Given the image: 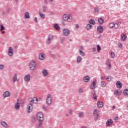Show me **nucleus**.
Instances as JSON below:
<instances>
[{
	"instance_id": "f257e3e1",
	"label": "nucleus",
	"mask_w": 128,
	"mask_h": 128,
	"mask_svg": "<svg viewBox=\"0 0 128 128\" xmlns=\"http://www.w3.org/2000/svg\"><path fill=\"white\" fill-rule=\"evenodd\" d=\"M36 66V61L33 60L30 62L29 64V67L31 70H34Z\"/></svg>"
},
{
	"instance_id": "f03ea898",
	"label": "nucleus",
	"mask_w": 128,
	"mask_h": 128,
	"mask_svg": "<svg viewBox=\"0 0 128 128\" xmlns=\"http://www.w3.org/2000/svg\"><path fill=\"white\" fill-rule=\"evenodd\" d=\"M62 19L64 21L68 20V22H70L72 20V16H69L67 14H64L62 16Z\"/></svg>"
},
{
	"instance_id": "7ed1b4c3",
	"label": "nucleus",
	"mask_w": 128,
	"mask_h": 128,
	"mask_svg": "<svg viewBox=\"0 0 128 128\" xmlns=\"http://www.w3.org/2000/svg\"><path fill=\"white\" fill-rule=\"evenodd\" d=\"M52 102V95L50 94H48L46 99V104L48 106H50Z\"/></svg>"
},
{
	"instance_id": "20e7f679",
	"label": "nucleus",
	"mask_w": 128,
	"mask_h": 128,
	"mask_svg": "<svg viewBox=\"0 0 128 128\" xmlns=\"http://www.w3.org/2000/svg\"><path fill=\"white\" fill-rule=\"evenodd\" d=\"M36 118L38 120L39 122H44V114H42V113L39 112L37 114Z\"/></svg>"
},
{
	"instance_id": "39448f33",
	"label": "nucleus",
	"mask_w": 128,
	"mask_h": 128,
	"mask_svg": "<svg viewBox=\"0 0 128 128\" xmlns=\"http://www.w3.org/2000/svg\"><path fill=\"white\" fill-rule=\"evenodd\" d=\"M28 100L30 104H38V99L34 97V98H30Z\"/></svg>"
},
{
	"instance_id": "423d86ee",
	"label": "nucleus",
	"mask_w": 128,
	"mask_h": 128,
	"mask_svg": "<svg viewBox=\"0 0 128 128\" xmlns=\"http://www.w3.org/2000/svg\"><path fill=\"white\" fill-rule=\"evenodd\" d=\"M63 34L65 36H68L70 34V30L68 28H64L62 30Z\"/></svg>"
},
{
	"instance_id": "0eeeda50",
	"label": "nucleus",
	"mask_w": 128,
	"mask_h": 128,
	"mask_svg": "<svg viewBox=\"0 0 128 128\" xmlns=\"http://www.w3.org/2000/svg\"><path fill=\"white\" fill-rule=\"evenodd\" d=\"M54 40V36L50 34L48 36V38L46 40V42L48 44H50L51 42V40Z\"/></svg>"
},
{
	"instance_id": "6e6552de",
	"label": "nucleus",
	"mask_w": 128,
	"mask_h": 128,
	"mask_svg": "<svg viewBox=\"0 0 128 128\" xmlns=\"http://www.w3.org/2000/svg\"><path fill=\"white\" fill-rule=\"evenodd\" d=\"M109 27H110L111 28H118V24H116V23L114 22H112L109 24Z\"/></svg>"
},
{
	"instance_id": "1a4fd4ad",
	"label": "nucleus",
	"mask_w": 128,
	"mask_h": 128,
	"mask_svg": "<svg viewBox=\"0 0 128 128\" xmlns=\"http://www.w3.org/2000/svg\"><path fill=\"white\" fill-rule=\"evenodd\" d=\"M111 61L110 59L108 58L106 61V66L109 70L112 68V65L110 64Z\"/></svg>"
},
{
	"instance_id": "9d476101",
	"label": "nucleus",
	"mask_w": 128,
	"mask_h": 128,
	"mask_svg": "<svg viewBox=\"0 0 128 128\" xmlns=\"http://www.w3.org/2000/svg\"><path fill=\"white\" fill-rule=\"evenodd\" d=\"M8 54L9 56H14V49H12V48L10 47L8 48Z\"/></svg>"
},
{
	"instance_id": "9b49d317",
	"label": "nucleus",
	"mask_w": 128,
	"mask_h": 128,
	"mask_svg": "<svg viewBox=\"0 0 128 128\" xmlns=\"http://www.w3.org/2000/svg\"><path fill=\"white\" fill-rule=\"evenodd\" d=\"M32 103H30L28 104L27 106V112H32Z\"/></svg>"
},
{
	"instance_id": "f8f14e48",
	"label": "nucleus",
	"mask_w": 128,
	"mask_h": 128,
	"mask_svg": "<svg viewBox=\"0 0 128 128\" xmlns=\"http://www.w3.org/2000/svg\"><path fill=\"white\" fill-rule=\"evenodd\" d=\"M126 38H128L126 35L124 33H122L121 34V40L122 42H126Z\"/></svg>"
},
{
	"instance_id": "ddd939ff",
	"label": "nucleus",
	"mask_w": 128,
	"mask_h": 128,
	"mask_svg": "<svg viewBox=\"0 0 128 128\" xmlns=\"http://www.w3.org/2000/svg\"><path fill=\"white\" fill-rule=\"evenodd\" d=\"M114 123V121L112 119H108L106 122V125L107 126H112Z\"/></svg>"
},
{
	"instance_id": "4468645a",
	"label": "nucleus",
	"mask_w": 128,
	"mask_h": 128,
	"mask_svg": "<svg viewBox=\"0 0 128 128\" xmlns=\"http://www.w3.org/2000/svg\"><path fill=\"white\" fill-rule=\"evenodd\" d=\"M83 80L85 82H90V77L88 76H86L84 77Z\"/></svg>"
},
{
	"instance_id": "2eb2a0df",
	"label": "nucleus",
	"mask_w": 128,
	"mask_h": 128,
	"mask_svg": "<svg viewBox=\"0 0 128 128\" xmlns=\"http://www.w3.org/2000/svg\"><path fill=\"white\" fill-rule=\"evenodd\" d=\"M24 80H25V82H30V74L24 76Z\"/></svg>"
},
{
	"instance_id": "dca6fc26",
	"label": "nucleus",
	"mask_w": 128,
	"mask_h": 128,
	"mask_svg": "<svg viewBox=\"0 0 128 128\" xmlns=\"http://www.w3.org/2000/svg\"><path fill=\"white\" fill-rule=\"evenodd\" d=\"M42 74H43V76H48V70L46 69H44L42 70Z\"/></svg>"
},
{
	"instance_id": "f3484780",
	"label": "nucleus",
	"mask_w": 128,
	"mask_h": 128,
	"mask_svg": "<svg viewBox=\"0 0 128 128\" xmlns=\"http://www.w3.org/2000/svg\"><path fill=\"white\" fill-rule=\"evenodd\" d=\"M98 32L102 34V32H104V28L102 27L101 26H100L97 28Z\"/></svg>"
},
{
	"instance_id": "a211bd4d",
	"label": "nucleus",
	"mask_w": 128,
	"mask_h": 128,
	"mask_svg": "<svg viewBox=\"0 0 128 128\" xmlns=\"http://www.w3.org/2000/svg\"><path fill=\"white\" fill-rule=\"evenodd\" d=\"M10 96V92L8 91H6L4 93V98H8Z\"/></svg>"
},
{
	"instance_id": "6ab92c4d",
	"label": "nucleus",
	"mask_w": 128,
	"mask_h": 128,
	"mask_svg": "<svg viewBox=\"0 0 128 128\" xmlns=\"http://www.w3.org/2000/svg\"><path fill=\"white\" fill-rule=\"evenodd\" d=\"M116 86L117 88H122V84L120 81H118L116 82Z\"/></svg>"
},
{
	"instance_id": "aec40b11",
	"label": "nucleus",
	"mask_w": 128,
	"mask_h": 128,
	"mask_svg": "<svg viewBox=\"0 0 128 128\" xmlns=\"http://www.w3.org/2000/svg\"><path fill=\"white\" fill-rule=\"evenodd\" d=\"M54 28L56 30H60V25L58 24H54Z\"/></svg>"
},
{
	"instance_id": "412c9836",
	"label": "nucleus",
	"mask_w": 128,
	"mask_h": 128,
	"mask_svg": "<svg viewBox=\"0 0 128 128\" xmlns=\"http://www.w3.org/2000/svg\"><path fill=\"white\" fill-rule=\"evenodd\" d=\"M122 90H115L114 92V94L116 96H120L122 94Z\"/></svg>"
},
{
	"instance_id": "4be33fe9",
	"label": "nucleus",
	"mask_w": 128,
	"mask_h": 128,
	"mask_svg": "<svg viewBox=\"0 0 128 128\" xmlns=\"http://www.w3.org/2000/svg\"><path fill=\"white\" fill-rule=\"evenodd\" d=\"M104 106V103L101 100H98V108H102Z\"/></svg>"
},
{
	"instance_id": "5701e85b",
	"label": "nucleus",
	"mask_w": 128,
	"mask_h": 128,
	"mask_svg": "<svg viewBox=\"0 0 128 128\" xmlns=\"http://www.w3.org/2000/svg\"><path fill=\"white\" fill-rule=\"evenodd\" d=\"M18 80V74H14V76H13L12 82L14 83L16 82Z\"/></svg>"
},
{
	"instance_id": "b1692460",
	"label": "nucleus",
	"mask_w": 128,
	"mask_h": 128,
	"mask_svg": "<svg viewBox=\"0 0 128 128\" xmlns=\"http://www.w3.org/2000/svg\"><path fill=\"white\" fill-rule=\"evenodd\" d=\"M96 80H95V81L93 82L92 84L90 85V88H96Z\"/></svg>"
},
{
	"instance_id": "393cba45",
	"label": "nucleus",
	"mask_w": 128,
	"mask_h": 128,
	"mask_svg": "<svg viewBox=\"0 0 128 128\" xmlns=\"http://www.w3.org/2000/svg\"><path fill=\"white\" fill-rule=\"evenodd\" d=\"M15 110H20V102H17L16 104H15Z\"/></svg>"
},
{
	"instance_id": "a878e982",
	"label": "nucleus",
	"mask_w": 128,
	"mask_h": 128,
	"mask_svg": "<svg viewBox=\"0 0 128 128\" xmlns=\"http://www.w3.org/2000/svg\"><path fill=\"white\" fill-rule=\"evenodd\" d=\"M38 14L41 18H42V20H44L46 18V15L44 14H42L40 12H39Z\"/></svg>"
},
{
	"instance_id": "bb28decb",
	"label": "nucleus",
	"mask_w": 128,
	"mask_h": 128,
	"mask_svg": "<svg viewBox=\"0 0 128 128\" xmlns=\"http://www.w3.org/2000/svg\"><path fill=\"white\" fill-rule=\"evenodd\" d=\"M44 54H40L39 56V60H44Z\"/></svg>"
},
{
	"instance_id": "cd10ccee",
	"label": "nucleus",
	"mask_w": 128,
	"mask_h": 128,
	"mask_svg": "<svg viewBox=\"0 0 128 128\" xmlns=\"http://www.w3.org/2000/svg\"><path fill=\"white\" fill-rule=\"evenodd\" d=\"M82 60V58L80 56H79L77 58V61H76L77 64H80V62Z\"/></svg>"
},
{
	"instance_id": "c85d7f7f",
	"label": "nucleus",
	"mask_w": 128,
	"mask_h": 128,
	"mask_svg": "<svg viewBox=\"0 0 128 128\" xmlns=\"http://www.w3.org/2000/svg\"><path fill=\"white\" fill-rule=\"evenodd\" d=\"M24 18L26 20H27V18H30V14L28 12H26L24 14Z\"/></svg>"
},
{
	"instance_id": "c756f323",
	"label": "nucleus",
	"mask_w": 128,
	"mask_h": 128,
	"mask_svg": "<svg viewBox=\"0 0 128 128\" xmlns=\"http://www.w3.org/2000/svg\"><path fill=\"white\" fill-rule=\"evenodd\" d=\"M1 124L4 128H8V124H6V122H5L2 121Z\"/></svg>"
},
{
	"instance_id": "7c9ffc66",
	"label": "nucleus",
	"mask_w": 128,
	"mask_h": 128,
	"mask_svg": "<svg viewBox=\"0 0 128 128\" xmlns=\"http://www.w3.org/2000/svg\"><path fill=\"white\" fill-rule=\"evenodd\" d=\"M98 22L100 24H104V19L99 18L98 19Z\"/></svg>"
},
{
	"instance_id": "2f4dec72",
	"label": "nucleus",
	"mask_w": 128,
	"mask_h": 128,
	"mask_svg": "<svg viewBox=\"0 0 128 128\" xmlns=\"http://www.w3.org/2000/svg\"><path fill=\"white\" fill-rule=\"evenodd\" d=\"M93 94V100H96V90L92 91V92Z\"/></svg>"
},
{
	"instance_id": "473e14b6",
	"label": "nucleus",
	"mask_w": 128,
	"mask_h": 128,
	"mask_svg": "<svg viewBox=\"0 0 128 128\" xmlns=\"http://www.w3.org/2000/svg\"><path fill=\"white\" fill-rule=\"evenodd\" d=\"M92 28V26L90 24H87L86 27V28L88 30H90Z\"/></svg>"
},
{
	"instance_id": "72a5a7b5",
	"label": "nucleus",
	"mask_w": 128,
	"mask_h": 128,
	"mask_svg": "<svg viewBox=\"0 0 128 128\" xmlns=\"http://www.w3.org/2000/svg\"><path fill=\"white\" fill-rule=\"evenodd\" d=\"M93 116H95V117L94 118V120H96V109H95V110H94V112H93Z\"/></svg>"
},
{
	"instance_id": "f704fd0d",
	"label": "nucleus",
	"mask_w": 128,
	"mask_h": 128,
	"mask_svg": "<svg viewBox=\"0 0 128 128\" xmlns=\"http://www.w3.org/2000/svg\"><path fill=\"white\" fill-rule=\"evenodd\" d=\"M89 24H95L96 22L94 21V20L91 19L89 20Z\"/></svg>"
},
{
	"instance_id": "c9c22d12",
	"label": "nucleus",
	"mask_w": 128,
	"mask_h": 128,
	"mask_svg": "<svg viewBox=\"0 0 128 128\" xmlns=\"http://www.w3.org/2000/svg\"><path fill=\"white\" fill-rule=\"evenodd\" d=\"M42 123L40 122L39 123V124L36 125V128H42Z\"/></svg>"
},
{
	"instance_id": "e433bc0d",
	"label": "nucleus",
	"mask_w": 128,
	"mask_h": 128,
	"mask_svg": "<svg viewBox=\"0 0 128 128\" xmlns=\"http://www.w3.org/2000/svg\"><path fill=\"white\" fill-rule=\"evenodd\" d=\"M124 96H128V89L126 88L124 91Z\"/></svg>"
},
{
	"instance_id": "4c0bfd02",
	"label": "nucleus",
	"mask_w": 128,
	"mask_h": 128,
	"mask_svg": "<svg viewBox=\"0 0 128 128\" xmlns=\"http://www.w3.org/2000/svg\"><path fill=\"white\" fill-rule=\"evenodd\" d=\"M42 8H43V12H46V10H48V6H42Z\"/></svg>"
},
{
	"instance_id": "58836bf2",
	"label": "nucleus",
	"mask_w": 128,
	"mask_h": 128,
	"mask_svg": "<svg viewBox=\"0 0 128 128\" xmlns=\"http://www.w3.org/2000/svg\"><path fill=\"white\" fill-rule=\"evenodd\" d=\"M110 56L112 58H116V54H114V52H111Z\"/></svg>"
},
{
	"instance_id": "ea45409f",
	"label": "nucleus",
	"mask_w": 128,
	"mask_h": 128,
	"mask_svg": "<svg viewBox=\"0 0 128 128\" xmlns=\"http://www.w3.org/2000/svg\"><path fill=\"white\" fill-rule=\"evenodd\" d=\"M100 50H102L100 46V45H97V50L98 52H100Z\"/></svg>"
},
{
	"instance_id": "a19ab883",
	"label": "nucleus",
	"mask_w": 128,
	"mask_h": 128,
	"mask_svg": "<svg viewBox=\"0 0 128 128\" xmlns=\"http://www.w3.org/2000/svg\"><path fill=\"white\" fill-rule=\"evenodd\" d=\"M101 86L102 88H104L106 86V82L102 81L101 82Z\"/></svg>"
},
{
	"instance_id": "79ce46f5",
	"label": "nucleus",
	"mask_w": 128,
	"mask_h": 128,
	"mask_svg": "<svg viewBox=\"0 0 128 128\" xmlns=\"http://www.w3.org/2000/svg\"><path fill=\"white\" fill-rule=\"evenodd\" d=\"M79 52H80V56H84V52L82 50H80Z\"/></svg>"
},
{
	"instance_id": "37998d69",
	"label": "nucleus",
	"mask_w": 128,
	"mask_h": 128,
	"mask_svg": "<svg viewBox=\"0 0 128 128\" xmlns=\"http://www.w3.org/2000/svg\"><path fill=\"white\" fill-rule=\"evenodd\" d=\"M106 80H107L108 82H110L112 80V76H108L106 78Z\"/></svg>"
},
{
	"instance_id": "c03bdc74",
	"label": "nucleus",
	"mask_w": 128,
	"mask_h": 128,
	"mask_svg": "<svg viewBox=\"0 0 128 128\" xmlns=\"http://www.w3.org/2000/svg\"><path fill=\"white\" fill-rule=\"evenodd\" d=\"M84 112H81L80 113L78 114V116L79 118H82V116H84Z\"/></svg>"
},
{
	"instance_id": "a18cd8bd",
	"label": "nucleus",
	"mask_w": 128,
	"mask_h": 128,
	"mask_svg": "<svg viewBox=\"0 0 128 128\" xmlns=\"http://www.w3.org/2000/svg\"><path fill=\"white\" fill-rule=\"evenodd\" d=\"M92 52H93V54H96L94 52H96V47H94L93 48H92Z\"/></svg>"
},
{
	"instance_id": "49530a36",
	"label": "nucleus",
	"mask_w": 128,
	"mask_h": 128,
	"mask_svg": "<svg viewBox=\"0 0 128 128\" xmlns=\"http://www.w3.org/2000/svg\"><path fill=\"white\" fill-rule=\"evenodd\" d=\"M118 47L120 48H122V44L120 42L118 43Z\"/></svg>"
},
{
	"instance_id": "de8ad7c7",
	"label": "nucleus",
	"mask_w": 128,
	"mask_h": 128,
	"mask_svg": "<svg viewBox=\"0 0 128 128\" xmlns=\"http://www.w3.org/2000/svg\"><path fill=\"white\" fill-rule=\"evenodd\" d=\"M4 30V25L1 24L0 25V32H2V30Z\"/></svg>"
},
{
	"instance_id": "09e8293b",
	"label": "nucleus",
	"mask_w": 128,
	"mask_h": 128,
	"mask_svg": "<svg viewBox=\"0 0 128 128\" xmlns=\"http://www.w3.org/2000/svg\"><path fill=\"white\" fill-rule=\"evenodd\" d=\"M120 24H122V22H120V21H118L116 23H115V24H117V26L118 28V26H120Z\"/></svg>"
},
{
	"instance_id": "8fccbe9b",
	"label": "nucleus",
	"mask_w": 128,
	"mask_h": 128,
	"mask_svg": "<svg viewBox=\"0 0 128 128\" xmlns=\"http://www.w3.org/2000/svg\"><path fill=\"white\" fill-rule=\"evenodd\" d=\"M43 108L44 110H48V107L46 105H43Z\"/></svg>"
},
{
	"instance_id": "3c124183",
	"label": "nucleus",
	"mask_w": 128,
	"mask_h": 128,
	"mask_svg": "<svg viewBox=\"0 0 128 128\" xmlns=\"http://www.w3.org/2000/svg\"><path fill=\"white\" fill-rule=\"evenodd\" d=\"M69 114H70V116H72V109L70 110Z\"/></svg>"
},
{
	"instance_id": "603ef678",
	"label": "nucleus",
	"mask_w": 128,
	"mask_h": 128,
	"mask_svg": "<svg viewBox=\"0 0 128 128\" xmlns=\"http://www.w3.org/2000/svg\"><path fill=\"white\" fill-rule=\"evenodd\" d=\"M4 66L2 64H0V70H4Z\"/></svg>"
},
{
	"instance_id": "864d4df0",
	"label": "nucleus",
	"mask_w": 128,
	"mask_h": 128,
	"mask_svg": "<svg viewBox=\"0 0 128 128\" xmlns=\"http://www.w3.org/2000/svg\"><path fill=\"white\" fill-rule=\"evenodd\" d=\"M61 24H62V26H66V22L64 21H62Z\"/></svg>"
},
{
	"instance_id": "5fc2aeb1",
	"label": "nucleus",
	"mask_w": 128,
	"mask_h": 128,
	"mask_svg": "<svg viewBox=\"0 0 128 128\" xmlns=\"http://www.w3.org/2000/svg\"><path fill=\"white\" fill-rule=\"evenodd\" d=\"M84 92V90H82V88L79 89V92L80 94H82V92Z\"/></svg>"
},
{
	"instance_id": "6e6d98bb",
	"label": "nucleus",
	"mask_w": 128,
	"mask_h": 128,
	"mask_svg": "<svg viewBox=\"0 0 128 128\" xmlns=\"http://www.w3.org/2000/svg\"><path fill=\"white\" fill-rule=\"evenodd\" d=\"M51 56H52V58H54L56 55L54 54H52Z\"/></svg>"
},
{
	"instance_id": "4d7b16f0",
	"label": "nucleus",
	"mask_w": 128,
	"mask_h": 128,
	"mask_svg": "<svg viewBox=\"0 0 128 128\" xmlns=\"http://www.w3.org/2000/svg\"><path fill=\"white\" fill-rule=\"evenodd\" d=\"M34 22H36V24H37L38 22V18H34Z\"/></svg>"
},
{
	"instance_id": "13d9d810",
	"label": "nucleus",
	"mask_w": 128,
	"mask_h": 128,
	"mask_svg": "<svg viewBox=\"0 0 128 128\" xmlns=\"http://www.w3.org/2000/svg\"><path fill=\"white\" fill-rule=\"evenodd\" d=\"M76 28H80V26L78 24H76Z\"/></svg>"
},
{
	"instance_id": "bf43d9fd",
	"label": "nucleus",
	"mask_w": 128,
	"mask_h": 128,
	"mask_svg": "<svg viewBox=\"0 0 128 128\" xmlns=\"http://www.w3.org/2000/svg\"><path fill=\"white\" fill-rule=\"evenodd\" d=\"M35 120H36V118H32V122H34Z\"/></svg>"
},
{
	"instance_id": "052dcab7",
	"label": "nucleus",
	"mask_w": 128,
	"mask_h": 128,
	"mask_svg": "<svg viewBox=\"0 0 128 128\" xmlns=\"http://www.w3.org/2000/svg\"><path fill=\"white\" fill-rule=\"evenodd\" d=\"M66 40V38H62V39H61V40L62 42H64V40Z\"/></svg>"
},
{
	"instance_id": "680f3d73",
	"label": "nucleus",
	"mask_w": 128,
	"mask_h": 128,
	"mask_svg": "<svg viewBox=\"0 0 128 128\" xmlns=\"http://www.w3.org/2000/svg\"><path fill=\"white\" fill-rule=\"evenodd\" d=\"M112 110H114L116 108V106H113L112 107Z\"/></svg>"
},
{
	"instance_id": "e2e57ef3",
	"label": "nucleus",
	"mask_w": 128,
	"mask_h": 128,
	"mask_svg": "<svg viewBox=\"0 0 128 128\" xmlns=\"http://www.w3.org/2000/svg\"><path fill=\"white\" fill-rule=\"evenodd\" d=\"M2 33V34H6V32L4 31H1Z\"/></svg>"
},
{
	"instance_id": "0e129e2a",
	"label": "nucleus",
	"mask_w": 128,
	"mask_h": 128,
	"mask_svg": "<svg viewBox=\"0 0 128 128\" xmlns=\"http://www.w3.org/2000/svg\"><path fill=\"white\" fill-rule=\"evenodd\" d=\"M94 10L95 12H96V8H95L94 9Z\"/></svg>"
},
{
	"instance_id": "69168bd1",
	"label": "nucleus",
	"mask_w": 128,
	"mask_h": 128,
	"mask_svg": "<svg viewBox=\"0 0 128 128\" xmlns=\"http://www.w3.org/2000/svg\"><path fill=\"white\" fill-rule=\"evenodd\" d=\"M16 4H18V0H15Z\"/></svg>"
},
{
	"instance_id": "338daca9",
	"label": "nucleus",
	"mask_w": 128,
	"mask_h": 128,
	"mask_svg": "<svg viewBox=\"0 0 128 128\" xmlns=\"http://www.w3.org/2000/svg\"><path fill=\"white\" fill-rule=\"evenodd\" d=\"M44 2H46V4H48V0H45Z\"/></svg>"
},
{
	"instance_id": "774afa93",
	"label": "nucleus",
	"mask_w": 128,
	"mask_h": 128,
	"mask_svg": "<svg viewBox=\"0 0 128 128\" xmlns=\"http://www.w3.org/2000/svg\"><path fill=\"white\" fill-rule=\"evenodd\" d=\"M80 48H81V50H84V47L82 46H81Z\"/></svg>"
}]
</instances>
